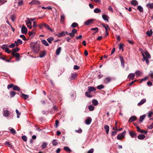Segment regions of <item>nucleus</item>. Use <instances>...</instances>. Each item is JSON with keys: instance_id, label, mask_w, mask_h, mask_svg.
Returning a JSON list of instances; mask_svg holds the SVG:
<instances>
[{"instance_id": "nucleus-1", "label": "nucleus", "mask_w": 153, "mask_h": 153, "mask_svg": "<svg viewBox=\"0 0 153 153\" xmlns=\"http://www.w3.org/2000/svg\"><path fill=\"white\" fill-rule=\"evenodd\" d=\"M30 47L32 48L34 52L38 53L39 51L40 45L39 44L36 42H31Z\"/></svg>"}, {"instance_id": "nucleus-2", "label": "nucleus", "mask_w": 153, "mask_h": 153, "mask_svg": "<svg viewBox=\"0 0 153 153\" xmlns=\"http://www.w3.org/2000/svg\"><path fill=\"white\" fill-rule=\"evenodd\" d=\"M142 54L143 57V61H144L145 60L146 63L148 65L149 64V59L151 58L150 55L147 51L142 52Z\"/></svg>"}, {"instance_id": "nucleus-3", "label": "nucleus", "mask_w": 153, "mask_h": 153, "mask_svg": "<svg viewBox=\"0 0 153 153\" xmlns=\"http://www.w3.org/2000/svg\"><path fill=\"white\" fill-rule=\"evenodd\" d=\"M41 3L38 0H33L29 3L30 5H39Z\"/></svg>"}, {"instance_id": "nucleus-4", "label": "nucleus", "mask_w": 153, "mask_h": 153, "mask_svg": "<svg viewBox=\"0 0 153 153\" xmlns=\"http://www.w3.org/2000/svg\"><path fill=\"white\" fill-rule=\"evenodd\" d=\"M27 29L24 25H23L21 28L22 33L24 34H25L27 33Z\"/></svg>"}, {"instance_id": "nucleus-5", "label": "nucleus", "mask_w": 153, "mask_h": 153, "mask_svg": "<svg viewBox=\"0 0 153 153\" xmlns=\"http://www.w3.org/2000/svg\"><path fill=\"white\" fill-rule=\"evenodd\" d=\"M135 75L133 73H130L128 76V79L133 80L134 79Z\"/></svg>"}, {"instance_id": "nucleus-6", "label": "nucleus", "mask_w": 153, "mask_h": 153, "mask_svg": "<svg viewBox=\"0 0 153 153\" xmlns=\"http://www.w3.org/2000/svg\"><path fill=\"white\" fill-rule=\"evenodd\" d=\"M93 21V19H89L86 21L84 22V24L85 25H88L92 23Z\"/></svg>"}, {"instance_id": "nucleus-7", "label": "nucleus", "mask_w": 153, "mask_h": 153, "mask_svg": "<svg viewBox=\"0 0 153 153\" xmlns=\"http://www.w3.org/2000/svg\"><path fill=\"white\" fill-rule=\"evenodd\" d=\"M92 121V119L90 117H88L85 120V123L87 125H89Z\"/></svg>"}, {"instance_id": "nucleus-8", "label": "nucleus", "mask_w": 153, "mask_h": 153, "mask_svg": "<svg viewBox=\"0 0 153 153\" xmlns=\"http://www.w3.org/2000/svg\"><path fill=\"white\" fill-rule=\"evenodd\" d=\"M26 24L28 28H29L30 29H32V27L31 26L32 23L30 21H26Z\"/></svg>"}, {"instance_id": "nucleus-9", "label": "nucleus", "mask_w": 153, "mask_h": 153, "mask_svg": "<svg viewBox=\"0 0 153 153\" xmlns=\"http://www.w3.org/2000/svg\"><path fill=\"white\" fill-rule=\"evenodd\" d=\"M19 49L17 47L13 49L11 53L12 55L13 56H14V53L18 51H19Z\"/></svg>"}, {"instance_id": "nucleus-10", "label": "nucleus", "mask_w": 153, "mask_h": 153, "mask_svg": "<svg viewBox=\"0 0 153 153\" xmlns=\"http://www.w3.org/2000/svg\"><path fill=\"white\" fill-rule=\"evenodd\" d=\"M46 52L45 51H40L39 53V56L40 58L44 57L46 54Z\"/></svg>"}, {"instance_id": "nucleus-11", "label": "nucleus", "mask_w": 153, "mask_h": 153, "mask_svg": "<svg viewBox=\"0 0 153 153\" xmlns=\"http://www.w3.org/2000/svg\"><path fill=\"white\" fill-rule=\"evenodd\" d=\"M88 88V91L89 92L93 91H95L96 90V89L93 86H89Z\"/></svg>"}, {"instance_id": "nucleus-12", "label": "nucleus", "mask_w": 153, "mask_h": 153, "mask_svg": "<svg viewBox=\"0 0 153 153\" xmlns=\"http://www.w3.org/2000/svg\"><path fill=\"white\" fill-rule=\"evenodd\" d=\"M21 96L23 98L24 100H26L29 97V96L25 94L22 93L21 94Z\"/></svg>"}, {"instance_id": "nucleus-13", "label": "nucleus", "mask_w": 153, "mask_h": 153, "mask_svg": "<svg viewBox=\"0 0 153 153\" xmlns=\"http://www.w3.org/2000/svg\"><path fill=\"white\" fill-rule=\"evenodd\" d=\"M146 99H143L142 100L140 101V102L138 103L137 105L138 106H140V105H142V104H143L144 103H145L146 102Z\"/></svg>"}, {"instance_id": "nucleus-14", "label": "nucleus", "mask_w": 153, "mask_h": 153, "mask_svg": "<svg viewBox=\"0 0 153 153\" xmlns=\"http://www.w3.org/2000/svg\"><path fill=\"white\" fill-rule=\"evenodd\" d=\"M146 7L149 9H153V3H149L146 5Z\"/></svg>"}, {"instance_id": "nucleus-15", "label": "nucleus", "mask_w": 153, "mask_h": 153, "mask_svg": "<svg viewBox=\"0 0 153 153\" xmlns=\"http://www.w3.org/2000/svg\"><path fill=\"white\" fill-rule=\"evenodd\" d=\"M111 80V78L109 77H108L105 78L104 80V83L107 84L108 82H110Z\"/></svg>"}, {"instance_id": "nucleus-16", "label": "nucleus", "mask_w": 153, "mask_h": 153, "mask_svg": "<svg viewBox=\"0 0 153 153\" xmlns=\"http://www.w3.org/2000/svg\"><path fill=\"white\" fill-rule=\"evenodd\" d=\"M43 26L45 27L48 29V30H50L51 31H52V30L50 28L49 26L47 24L43 22Z\"/></svg>"}, {"instance_id": "nucleus-17", "label": "nucleus", "mask_w": 153, "mask_h": 153, "mask_svg": "<svg viewBox=\"0 0 153 153\" xmlns=\"http://www.w3.org/2000/svg\"><path fill=\"white\" fill-rule=\"evenodd\" d=\"M124 137V136L122 134L120 133L118 135L117 137V139L120 140L123 138Z\"/></svg>"}, {"instance_id": "nucleus-18", "label": "nucleus", "mask_w": 153, "mask_h": 153, "mask_svg": "<svg viewBox=\"0 0 153 153\" xmlns=\"http://www.w3.org/2000/svg\"><path fill=\"white\" fill-rule=\"evenodd\" d=\"M9 114V111L7 110H4L3 113V115L6 117H8Z\"/></svg>"}, {"instance_id": "nucleus-19", "label": "nucleus", "mask_w": 153, "mask_h": 153, "mask_svg": "<svg viewBox=\"0 0 153 153\" xmlns=\"http://www.w3.org/2000/svg\"><path fill=\"white\" fill-rule=\"evenodd\" d=\"M136 119V117L134 116H132L131 117L129 120V122H132L134 121Z\"/></svg>"}, {"instance_id": "nucleus-20", "label": "nucleus", "mask_w": 153, "mask_h": 153, "mask_svg": "<svg viewBox=\"0 0 153 153\" xmlns=\"http://www.w3.org/2000/svg\"><path fill=\"white\" fill-rule=\"evenodd\" d=\"M61 50V47H59L56 50V54L57 55H58L59 54Z\"/></svg>"}, {"instance_id": "nucleus-21", "label": "nucleus", "mask_w": 153, "mask_h": 153, "mask_svg": "<svg viewBox=\"0 0 153 153\" xmlns=\"http://www.w3.org/2000/svg\"><path fill=\"white\" fill-rule=\"evenodd\" d=\"M120 58L121 62V65L123 66V68L124 67V62L123 58L121 56H120Z\"/></svg>"}, {"instance_id": "nucleus-22", "label": "nucleus", "mask_w": 153, "mask_h": 153, "mask_svg": "<svg viewBox=\"0 0 153 153\" xmlns=\"http://www.w3.org/2000/svg\"><path fill=\"white\" fill-rule=\"evenodd\" d=\"M142 73V72L139 70L135 72V74L137 76V77L140 76Z\"/></svg>"}, {"instance_id": "nucleus-23", "label": "nucleus", "mask_w": 153, "mask_h": 153, "mask_svg": "<svg viewBox=\"0 0 153 153\" xmlns=\"http://www.w3.org/2000/svg\"><path fill=\"white\" fill-rule=\"evenodd\" d=\"M104 129L106 130V132L107 134H108L109 131V126L107 125H105L104 127Z\"/></svg>"}, {"instance_id": "nucleus-24", "label": "nucleus", "mask_w": 153, "mask_h": 153, "mask_svg": "<svg viewBox=\"0 0 153 153\" xmlns=\"http://www.w3.org/2000/svg\"><path fill=\"white\" fill-rule=\"evenodd\" d=\"M41 42L44 45L46 46H48L49 45L46 41L45 39H42L41 40Z\"/></svg>"}, {"instance_id": "nucleus-25", "label": "nucleus", "mask_w": 153, "mask_h": 153, "mask_svg": "<svg viewBox=\"0 0 153 153\" xmlns=\"http://www.w3.org/2000/svg\"><path fill=\"white\" fill-rule=\"evenodd\" d=\"M102 25L104 27L105 30V32H106V33H107V30L110 29V28L108 26V25H105L103 24H102Z\"/></svg>"}, {"instance_id": "nucleus-26", "label": "nucleus", "mask_w": 153, "mask_h": 153, "mask_svg": "<svg viewBox=\"0 0 153 153\" xmlns=\"http://www.w3.org/2000/svg\"><path fill=\"white\" fill-rule=\"evenodd\" d=\"M53 40H54V38L52 37H49V38H48L47 39V41H48V42L50 44L53 41Z\"/></svg>"}, {"instance_id": "nucleus-27", "label": "nucleus", "mask_w": 153, "mask_h": 153, "mask_svg": "<svg viewBox=\"0 0 153 153\" xmlns=\"http://www.w3.org/2000/svg\"><path fill=\"white\" fill-rule=\"evenodd\" d=\"M129 134L132 138H134L136 135L135 132L132 131L129 132Z\"/></svg>"}, {"instance_id": "nucleus-28", "label": "nucleus", "mask_w": 153, "mask_h": 153, "mask_svg": "<svg viewBox=\"0 0 153 153\" xmlns=\"http://www.w3.org/2000/svg\"><path fill=\"white\" fill-rule=\"evenodd\" d=\"M145 137V136L143 134H140L138 135L137 137V138L138 139L140 140H143L144 139Z\"/></svg>"}, {"instance_id": "nucleus-29", "label": "nucleus", "mask_w": 153, "mask_h": 153, "mask_svg": "<svg viewBox=\"0 0 153 153\" xmlns=\"http://www.w3.org/2000/svg\"><path fill=\"white\" fill-rule=\"evenodd\" d=\"M9 129L12 134H14L16 133L15 130L13 128H9Z\"/></svg>"}, {"instance_id": "nucleus-30", "label": "nucleus", "mask_w": 153, "mask_h": 153, "mask_svg": "<svg viewBox=\"0 0 153 153\" xmlns=\"http://www.w3.org/2000/svg\"><path fill=\"white\" fill-rule=\"evenodd\" d=\"M10 97H13L16 94V92L14 91H11L10 92Z\"/></svg>"}, {"instance_id": "nucleus-31", "label": "nucleus", "mask_w": 153, "mask_h": 153, "mask_svg": "<svg viewBox=\"0 0 153 153\" xmlns=\"http://www.w3.org/2000/svg\"><path fill=\"white\" fill-rule=\"evenodd\" d=\"M131 4L134 6H135L138 4L137 1L135 0H132L131 2Z\"/></svg>"}, {"instance_id": "nucleus-32", "label": "nucleus", "mask_w": 153, "mask_h": 153, "mask_svg": "<svg viewBox=\"0 0 153 153\" xmlns=\"http://www.w3.org/2000/svg\"><path fill=\"white\" fill-rule=\"evenodd\" d=\"M13 89L15 91H19L20 90L19 88L17 85L14 86Z\"/></svg>"}, {"instance_id": "nucleus-33", "label": "nucleus", "mask_w": 153, "mask_h": 153, "mask_svg": "<svg viewBox=\"0 0 153 153\" xmlns=\"http://www.w3.org/2000/svg\"><path fill=\"white\" fill-rule=\"evenodd\" d=\"M77 76V74L76 73H74L71 74V78L72 79H74Z\"/></svg>"}, {"instance_id": "nucleus-34", "label": "nucleus", "mask_w": 153, "mask_h": 153, "mask_svg": "<svg viewBox=\"0 0 153 153\" xmlns=\"http://www.w3.org/2000/svg\"><path fill=\"white\" fill-rule=\"evenodd\" d=\"M88 108L90 111H92L94 110V107L92 105H90L88 107Z\"/></svg>"}, {"instance_id": "nucleus-35", "label": "nucleus", "mask_w": 153, "mask_h": 153, "mask_svg": "<svg viewBox=\"0 0 153 153\" xmlns=\"http://www.w3.org/2000/svg\"><path fill=\"white\" fill-rule=\"evenodd\" d=\"M145 117H146L145 115H143L142 116H140V121L141 122H142L144 120V119L145 118Z\"/></svg>"}, {"instance_id": "nucleus-36", "label": "nucleus", "mask_w": 153, "mask_h": 153, "mask_svg": "<svg viewBox=\"0 0 153 153\" xmlns=\"http://www.w3.org/2000/svg\"><path fill=\"white\" fill-rule=\"evenodd\" d=\"M8 45L7 44L3 45L1 47V48L3 50H5L6 48H8Z\"/></svg>"}, {"instance_id": "nucleus-37", "label": "nucleus", "mask_w": 153, "mask_h": 153, "mask_svg": "<svg viewBox=\"0 0 153 153\" xmlns=\"http://www.w3.org/2000/svg\"><path fill=\"white\" fill-rule=\"evenodd\" d=\"M92 103L94 105L96 106L98 105V102L97 100H93L92 101Z\"/></svg>"}, {"instance_id": "nucleus-38", "label": "nucleus", "mask_w": 153, "mask_h": 153, "mask_svg": "<svg viewBox=\"0 0 153 153\" xmlns=\"http://www.w3.org/2000/svg\"><path fill=\"white\" fill-rule=\"evenodd\" d=\"M152 34V30H151L150 31H148L146 32V34L147 35L150 36Z\"/></svg>"}, {"instance_id": "nucleus-39", "label": "nucleus", "mask_w": 153, "mask_h": 153, "mask_svg": "<svg viewBox=\"0 0 153 153\" xmlns=\"http://www.w3.org/2000/svg\"><path fill=\"white\" fill-rule=\"evenodd\" d=\"M47 145V143L46 142H44L42 145V148L43 149L45 148Z\"/></svg>"}, {"instance_id": "nucleus-40", "label": "nucleus", "mask_w": 153, "mask_h": 153, "mask_svg": "<svg viewBox=\"0 0 153 153\" xmlns=\"http://www.w3.org/2000/svg\"><path fill=\"white\" fill-rule=\"evenodd\" d=\"M137 9L140 12H142L143 11V9L140 6H139L137 7Z\"/></svg>"}, {"instance_id": "nucleus-41", "label": "nucleus", "mask_w": 153, "mask_h": 153, "mask_svg": "<svg viewBox=\"0 0 153 153\" xmlns=\"http://www.w3.org/2000/svg\"><path fill=\"white\" fill-rule=\"evenodd\" d=\"M78 24L74 22L72 24L71 26L73 28H74L75 27H76L78 26Z\"/></svg>"}, {"instance_id": "nucleus-42", "label": "nucleus", "mask_w": 153, "mask_h": 153, "mask_svg": "<svg viewBox=\"0 0 153 153\" xmlns=\"http://www.w3.org/2000/svg\"><path fill=\"white\" fill-rule=\"evenodd\" d=\"M64 149L65 151H66L68 152H70L71 151V149L68 147L65 146L64 148Z\"/></svg>"}, {"instance_id": "nucleus-43", "label": "nucleus", "mask_w": 153, "mask_h": 153, "mask_svg": "<svg viewBox=\"0 0 153 153\" xmlns=\"http://www.w3.org/2000/svg\"><path fill=\"white\" fill-rule=\"evenodd\" d=\"M102 18L105 20H106L107 21H108V16L107 15H102Z\"/></svg>"}, {"instance_id": "nucleus-44", "label": "nucleus", "mask_w": 153, "mask_h": 153, "mask_svg": "<svg viewBox=\"0 0 153 153\" xmlns=\"http://www.w3.org/2000/svg\"><path fill=\"white\" fill-rule=\"evenodd\" d=\"M52 144L53 146H56L58 144V142L56 140H53L52 142Z\"/></svg>"}, {"instance_id": "nucleus-45", "label": "nucleus", "mask_w": 153, "mask_h": 153, "mask_svg": "<svg viewBox=\"0 0 153 153\" xmlns=\"http://www.w3.org/2000/svg\"><path fill=\"white\" fill-rule=\"evenodd\" d=\"M101 10L100 9L96 8L94 10V12L95 13H98L100 12Z\"/></svg>"}, {"instance_id": "nucleus-46", "label": "nucleus", "mask_w": 153, "mask_h": 153, "mask_svg": "<svg viewBox=\"0 0 153 153\" xmlns=\"http://www.w3.org/2000/svg\"><path fill=\"white\" fill-rule=\"evenodd\" d=\"M90 92H86L85 93V96L88 97V98H90V97H92V95H90L89 94Z\"/></svg>"}, {"instance_id": "nucleus-47", "label": "nucleus", "mask_w": 153, "mask_h": 153, "mask_svg": "<svg viewBox=\"0 0 153 153\" xmlns=\"http://www.w3.org/2000/svg\"><path fill=\"white\" fill-rule=\"evenodd\" d=\"M104 86L102 85H101L97 86V88L98 89L100 90L103 88Z\"/></svg>"}, {"instance_id": "nucleus-48", "label": "nucleus", "mask_w": 153, "mask_h": 153, "mask_svg": "<svg viewBox=\"0 0 153 153\" xmlns=\"http://www.w3.org/2000/svg\"><path fill=\"white\" fill-rule=\"evenodd\" d=\"M59 36H65V31H62V32L61 33H59Z\"/></svg>"}, {"instance_id": "nucleus-49", "label": "nucleus", "mask_w": 153, "mask_h": 153, "mask_svg": "<svg viewBox=\"0 0 153 153\" xmlns=\"http://www.w3.org/2000/svg\"><path fill=\"white\" fill-rule=\"evenodd\" d=\"M20 37L22 39L25 41L27 40V39L25 36L23 35H20Z\"/></svg>"}, {"instance_id": "nucleus-50", "label": "nucleus", "mask_w": 153, "mask_h": 153, "mask_svg": "<svg viewBox=\"0 0 153 153\" xmlns=\"http://www.w3.org/2000/svg\"><path fill=\"white\" fill-rule=\"evenodd\" d=\"M22 140L25 142H26L27 141V137L25 135L22 136Z\"/></svg>"}, {"instance_id": "nucleus-51", "label": "nucleus", "mask_w": 153, "mask_h": 153, "mask_svg": "<svg viewBox=\"0 0 153 153\" xmlns=\"http://www.w3.org/2000/svg\"><path fill=\"white\" fill-rule=\"evenodd\" d=\"M14 85L13 84H10L8 85L7 86V88L8 89H9L10 88H12V87L13 88Z\"/></svg>"}, {"instance_id": "nucleus-52", "label": "nucleus", "mask_w": 153, "mask_h": 153, "mask_svg": "<svg viewBox=\"0 0 153 153\" xmlns=\"http://www.w3.org/2000/svg\"><path fill=\"white\" fill-rule=\"evenodd\" d=\"M123 44H120L119 45V49L120 50L122 49V51H123Z\"/></svg>"}, {"instance_id": "nucleus-53", "label": "nucleus", "mask_w": 153, "mask_h": 153, "mask_svg": "<svg viewBox=\"0 0 153 153\" xmlns=\"http://www.w3.org/2000/svg\"><path fill=\"white\" fill-rule=\"evenodd\" d=\"M16 112L17 115V117L18 118H19V115L20 114V113L19 112V111L17 109L16 110Z\"/></svg>"}, {"instance_id": "nucleus-54", "label": "nucleus", "mask_w": 153, "mask_h": 153, "mask_svg": "<svg viewBox=\"0 0 153 153\" xmlns=\"http://www.w3.org/2000/svg\"><path fill=\"white\" fill-rule=\"evenodd\" d=\"M15 46V43H13L11 45H9L8 47L9 48H14Z\"/></svg>"}, {"instance_id": "nucleus-55", "label": "nucleus", "mask_w": 153, "mask_h": 153, "mask_svg": "<svg viewBox=\"0 0 153 153\" xmlns=\"http://www.w3.org/2000/svg\"><path fill=\"white\" fill-rule=\"evenodd\" d=\"M91 30H95L96 32L95 33L97 32L98 31V28L97 27H95L92 28L91 29Z\"/></svg>"}, {"instance_id": "nucleus-56", "label": "nucleus", "mask_w": 153, "mask_h": 153, "mask_svg": "<svg viewBox=\"0 0 153 153\" xmlns=\"http://www.w3.org/2000/svg\"><path fill=\"white\" fill-rule=\"evenodd\" d=\"M148 79V77L147 76H145L144 78L142 79H141V82H142L143 81H146Z\"/></svg>"}, {"instance_id": "nucleus-57", "label": "nucleus", "mask_w": 153, "mask_h": 153, "mask_svg": "<svg viewBox=\"0 0 153 153\" xmlns=\"http://www.w3.org/2000/svg\"><path fill=\"white\" fill-rule=\"evenodd\" d=\"M5 51L8 54L10 53L11 52V51L8 48L6 49V50H5Z\"/></svg>"}, {"instance_id": "nucleus-58", "label": "nucleus", "mask_w": 153, "mask_h": 153, "mask_svg": "<svg viewBox=\"0 0 153 153\" xmlns=\"http://www.w3.org/2000/svg\"><path fill=\"white\" fill-rule=\"evenodd\" d=\"M16 41L19 44H22L23 42L20 39H18Z\"/></svg>"}, {"instance_id": "nucleus-59", "label": "nucleus", "mask_w": 153, "mask_h": 153, "mask_svg": "<svg viewBox=\"0 0 153 153\" xmlns=\"http://www.w3.org/2000/svg\"><path fill=\"white\" fill-rule=\"evenodd\" d=\"M15 57L17 58H19L20 55L18 53H16L15 54L14 53V56Z\"/></svg>"}, {"instance_id": "nucleus-60", "label": "nucleus", "mask_w": 153, "mask_h": 153, "mask_svg": "<svg viewBox=\"0 0 153 153\" xmlns=\"http://www.w3.org/2000/svg\"><path fill=\"white\" fill-rule=\"evenodd\" d=\"M153 113L151 111L149 112L148 114V116L149 117H150L153 114Z\"/></svg>"}, {"instance_id": "nucleus-61", "label": "nucleus", "mask_w": 153, "mask_h": 153, "mask_svg": "<svg viewBox=\"0 0 153 153\" xmlns=\"http://www.w3.org/2000/svg\"><path fill=\"white\" fill-rule=\"evenodd\" d=\"M94 150L92 148L88 151L87 153H93Z\"/></svg>"}, {"instance_id": "nucleus-62", "label": "nucleus", "mask_w": 153, "mask_h": 153, "mask_svg": "<svg viewBox=\"0 0 153 153\" xmlns=\"http://www.w3.org/2000/svg\"><path fill=\"white\" fill-rule=\"evenodd\" d=\"M65 19V16L64 15H62L61 16V21L62 22H63Z\"/></svg>"}, {"instance_id": "nucleus-63", "label": "nucleus", "mask_w": 153, "mask_h": 153, "mask_svg": "<svg viewBox=\"0 0 153 153\" xmlns=\"http://www.w3.org/2000/svg\"><path fill=\"white\" fill-rule=\"evenodd\" d=\"M77 32V30L75 29H73L72 30L71 32L74 34L76 33Z\"/></svg>"}, {"instance_id": "nucleus-64", "label": "nucleus", "mask_w": 153, "mask_h": 153, "mask_svg": "<svg viewBox=\"0 0 153 153\" xmlns=\"http://www.w3.org/2000/svg\"><path fill=\"white\" fill-rule=\"evenodd\" d=\"M152 128H153V123L150 125L148 127V128L149 129H151Z\"/></svg>"}]
</instances>
